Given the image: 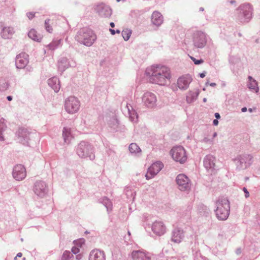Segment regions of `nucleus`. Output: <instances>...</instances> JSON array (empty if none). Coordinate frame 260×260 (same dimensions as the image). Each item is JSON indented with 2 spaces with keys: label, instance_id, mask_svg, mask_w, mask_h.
Returning <instances> with one entry per match:
<instances>
[{
  "label": "nucleus",
  "instance_id": "nucleus-29",
  "mask_svg": "<svg viewBox=\"0 0 260 260\" xmlns=\"http://www.w3.org/2000/svg\"><path fill=\"white\" fill-rule=\"evenodd\" d=\"M52 21L50 19H47L45 22V26L46 29L49 32H52V31L53 30V29L51 27H50V23L52 24V23H51Z\"/></svg>",
  "mask_w": 260,
  "mask_h": 260
},
{
  "label": "nucleus",
  "instance_id": "nucleus-39",
  "mask_svg": "<svg viewBox=\"0 0 260 260\" xmlns=\"http://www.w3.org/2000/svg\"><path fill=\"white\" fill-rule=\"evenodd\" d=\"M82 258V255L81 254L76 255V259L80 260Z\"/></svg>",
  "mask_w": 260,
  "mask_h": 260
},
{
  "label": "nucleus",
  "instance_id": "nucleus-46",
  "mask_svg": "<svg viewBox=\"0 0 260 260\" xmlns=\"http://www.w3.org/2000/svg\"><path fill=\"white\" fill-rule=\"evenodd\" d=\"M7 99L8 101H11L12 100V98L11 96H7Z\"/></svg>",
  "mask_w": 260,
  "mask_h": 260
},
{
  "label": "nucleus",
  "instance_id": "nucleus-28",
  "mask_svg": "<svg viewBox=\"0 0 260 260\" xmlns=\"http://www.w3.org/2000/svg\"><path fill=\"white\" fill-rule=\"evenodd\" d=\"M131 34V30L128 29H124L122 31V37L125 41H127L129 39Z\"/></svg>",
  "mask_w": 260,
  "mask_h": 260
},
{
  "label": "nucleus",
  "instance_id": "nucleus-13",
  "mask_svg": "<svg viewBox=\"0 0 260 260\" xmlns=\"http://www.w3.org/2000/svg\"><path fill=\"white\" fill-rule=\"evenodd\" d=\"M34 190L35 193L39 196H43L46 191V185L44 182H37L35 185Z\"/></svg>",
  "mask_w": 260,
  "mask_h": 260
},
{
  "label": "nucleus",
  "instance_id": "nucleus-47",
  "mask_svg": "<svg viewBox=\"0 0 260 260\" xmlns=\"http://www.w3.org/2000/svg\"><path fill=\"white\" fill-rule=\"evenodd\" d=\"M210 85L212 86H214L216 85V84L215 83H212L210 84Z\"/></svg>",
  "mask_w": 260,
  "mask_h": 260
},
{
  "label": "nucleus",
  "instance_id": "nucleus-38",
  "mask_svg": "<svg viewBox=\"0 0 260 260\" xmlns=\"http://www.w3.org/2000/svg\"><path fill=\"white\" fill-rule=\"evenodd\" d=\"M22 256V254L21 252L18 253L17 255L15 257V260H17L18 257H21Z\"/></svg>",
  "mask_w": 260,
  "mask_h": 260
},
{
  "label": "nucleus",
  "instance_id": "nucleus-4",
  "mask_svg": "<svg viewBox=\"0 0 260 260\" xmlns=\"http://www.w3.org/2000/svg\"><path fill=\"white\" fill-rule=\"evenodd\" d=\"M170 154L174 160L181 164L184 163L187 159L186 152L182 146L174 147L170 151Z\"/></svg>",
  "mask_w": 260,
  "mask_h": 260
},
{
  "label": "nucleus",
  "instance_id": "nucleus-30",
  "mask_svg": "<svg viewBox=\"0 0 260 260\" xmlns=\"http://www.w3.org/2000/svg\"><path fill=\"white\" fill-rule=\"evenodd\" d=\"M74 242L76 246L80 248L84 244L85 240L83 239H80L74 241Z\"/></svg>",
  "mask_w": 260,
  "mask_h": 260
},
{
  "label": "nucleus",
  "instance_id": "nucleus-26",
  "mask_svg": "<svg viewBox=\"0 0 260 260\" xmlns=\"http://www.w3.org/2000/svg\"><path fill=\"white\" fill-rule=\"evenodd\" d=\"M129 150L132 153H137L141 151L139 147L136 143H132L129 146Z\"/></svg>",
  "mask_w": 260,
  "mask_h": 260
},
{
  "label": "nucleus",
  "instance_id": "nucleus-49",
  "mask_svg": "<svg viewBox=\"0 0 260 260\" xmlns=\"http://www.w3.org/2000/svg\"><path fill=\"white\" fill-rule=\"evenodd\" d=\"M216 135H217V134H216V133H215L214 134L213 137H216Z\"/></svg>",
  "mask_w": 260,
  "mask_h": 260
},
{
  "label": "nucleus",
  "instance_id": "nucleus-48",
  "mask_svg": "<svg viewBox=\"0 0 260 260\" xmlns=\"http://www.w3.org/2000/svg\"><path fill=\"white\" fill-rule=\"evenodd\" d=\"M116 32H117V34H119V33H120V30H116Z\"/></svg>",
  "mask_w": 260,
  "mask_h": 260
},
{
  "label": "nucleus",
  "instance_id": "nucleus-52",
  "mask_svg": "<svg viewBox=\"0 0 260 260\" xmlns=\"http://www.w3.org/2000/svg\"><path fill=\"white\" fill-rule=\"evenodd\" d=\"M128 234L129 236L131 235V233L129 232H128Z\"/></svg>",
  "mask_w": 260,
  "mask_h": 260
},
{
  "label": "nucleus",
  "instance_id": "nucleus-12",
  "mask_svg": "<svg viewBox=\"0 0 260 260\" xmlns=\"http://www.w3.org/2000/svg\"><path fill=\"white\" fill-rule=\"evenodd\" d=\"M133 260H150L148 253L141 251H135L132 253Z\"/></svg>",
  "mask_w": 260,
  "mask_h": 260
},
{
  "label": "nucleus",
  "instance_id": "nucleus-41",
  "mask_svg": "<svg viewBox=\"0 0 260 260\" xmlns=\"http://www.w3.org/2000/svg\"><path fill=\"white\" fill-rule=\"evenodd\" d=\"M215 116L217 119H219L220 118V116L218 113H216L215 114Z\"/></svg>",
  "mask_w": 260,
  "mask_h": 260
},
{
  "label": "nucleus",
  "instance_id": "nucleus-25",
  "mask_svg": "<svg viewBox=\"0 0 260 260\" xmlns=\"http://www.w3.org/2000/svg\"><path fill=\"white\" fill-rule=\"evenodd\" d=\"M62 136L66 143H69L71 138V131L70 129L64 128L62 132Z\"/></svg>",
  "mask_w": 260,
  "mask_h": 260
},
{
  "label": "nucleus",
  "instance_id": "nucleus-43",
  "mask_svg": "<svg viewBox=\"0 0 260 260\" xmlns=\"http://www.w3.org/2000/svg\"><path fill=\"white\" fill-rule=\"evenodd\" d=\"M241 111L243 112H245L247 111V108L246 107L242 108Z\"/></svg>",
  "mask_w": 260,
  "mask_h": 260
},
{
  "label": "nucleus",
  "instance_id": "nucleus-2",
  "mask_svg": "<svg viewBox=\"0 0 260 260\" xmlns=\"http://www.w3.org/2000/svg\"><path fill=\"white\" fill-rule=\"evenodd\" d=\"M215 211L217 218L219 220H225L229 216L230 212V203L225 198L218 200L216 202Z\"/></svg>",
  "mask_w": 260,
  "mask_h": 260
},
{
  "label": "nucleus",
  "instance_id": "nucleus-11",
  "mask_svg": "<svg viewBox=\"0 0 260 260\" xmlns=\"http://www.w3.org/2000/svg\"><path fill=\"white\" fill-rule=\"evenodd\" d=\"M192 81V78L189 75H184L180 77L177 80L178 87L181 89H186Z\"/></svg>",
  "mask_w": 260,
  "mask_h": 260
},
{
  "label": "nucleus",
  "instance_id": "nucleus-3",
  "mask_svg": "<svg viewBox=\"0 0 260 260\" xmlns=\"http://www.w3.org/2000/svg\"><path fill=\"white\" fill-rule=\"evenodd\" d=\"M78 40L86 46H91L95 40L96 36L90 29H83L77 36Z\"/></svg>",
  "mask_w": 260,
  "mask_h": 260
},
{
  "label": "nucleus",
  "instance_id": "nucleus-53",
  "mask_svg": "<svg viewBox=\"0 0 260 260\" xmlns=\"http://www.w3.org/2000/svg\"><path fill=\"white\" fill-rule=\"evenodd\" d=\"M22 260H25V258L23 257Z\"/></svg>",
  "mask_w": 260,
  "mask_h": 260
},
{
  "label": "nucleus",
  "instance_id": "nucleus-18",
  "mask_svg": "<svg viewBox=\"0 0 260 260\" xmlns=\"http://www.w3.org/2000/svg\"><path fill=\"white\" fill-rule=\"evenodd\" d=\"M194 42L198 47H203L206 43L204 34L203 33H199L196 35L194 37Z\"/></svg>",
  "mask_w": 260,
  "mask_h": 260
},
{
  "label": "nucleus",
  "instance_id": "nucleus-21",
  "mask_svg": "<svg viewBox=\"0 0 260 260\" xmlns=\"http://www.w3.org/2000/svg\"><path fill=\"white\" fill-rule=\"evenodd\" d=\"M204 165L208 169H212L215 167L214 158L212 156H206L204 158Z\"/></svg>",
  "mask_w": 260,
  "mask_h": 260
},
{
  "label": "nucleus",
  "instance_id": "nucleus-19",
  "mask_svg": "<svg viewBox=\"0 0 260 260\" xmlns=\"http://www.w3.org/2000/svg\"><path fill=\"white\" fill-rule=\"evenodd\" d=\"M183 238V232L179 229H175L173 232L172 240L175 243H180Z\"/></svg>",
  "mask_w": 260,
  "mask_h": 260
},
{
  "label": "nucleus",
  "instance_id": "nucleus-50",
  "mask_svg": "<svg viewBox=\"0 0 260 260\" xmlns=\"http://www.w3.org/2000/svg\"><path fill=\"white\" fill-rule=\"evenodd\" d=\"M0 139H1L2 140H4V138L1 136H0Z\"/></svg>",
  "mask_w": 260,
  "mask_h": 260
},
{
  "label": "nucleus",
  "instance_id": "nucleus-17",
  "mask_svg": "<svg viewBox=\"0 0 260 260\" xmlns=\"http://www.w3.org/2000/svg\"><path fill=\"white\" fill-rule=\"evenodd\" d=\"M152 229L156 234L161 235L165 233L166 228L161 222H155L152 225Z\"/></svg>",
  "mask_w": 260,
  "mask_h": 260
},
{
  "label": "nucleus",
  "instance_id": "nucleus-27",
  "mask_svg": "<svg viewBox=\"0 0 260 260\" xmlns=\"http://www.w3.org/2000/svg\"><path fill=\"white\" fill-rule=\"evenodd\" d=\"M249 88L250 89L257 90L258 89L257 88V84L256 81L253 79L251 77H249Z\"/></svg>",
  "mask_w": 260,
  "mask_h": 260
},
{
  "label": "nucleus",
  "instance_id": "nucleus-37",
  "mask_svg": "<svg viewBox=\"0 0 260 260\" xmlns=\"http://www.w3.org/2000/svg\"><path fill=\"white\" fill-rule=\"evenodd\" d=\"M243 191H244L245 193V197L248 198L249 196V193L248 191H247V189L245 187L243 188Z\"/></svg>",
  "mask_w": 260,
  "mask_h": 260
},
{
  "label": "nucleus",
  "instance_id": "nucleus-14",
  "mask_svg": "<svg viewBox=\"0 0 260 260\" xmlns=\"http://www.w3.org/2000/svg\"><path fill=\"white\" fill-rule=\"evenodd\" d=\"M89 260H105V253L100 250L94 249L90 253Z\"/></svg>",
  "mask_w": 260,
  "mask_h": 260
},
{
  "label": "nucleus",
  "instance_id": "nucleus-35",
  "mask_svg": "<svg viewBox=\"0 0 260 260\" xmlns=\"http://www.w3.org/2000/svg\"><path fill=\"white\" fill-rule=\"evenodd\" d=\"M72 251L73 253H74L75 254H77L80 251L79 248L78 247L75 246L73 247V248H72Z\"/></svg>",
  "mask_w": 260,
  "mask_h": 260
},
{
  "label": "nucleus",
  "instance_id": "nucleus-36",
  "mask_svg": "<svg viewBox=\"0 0 260 260\" xmlns=\"http://www.w3.org/2000/svg\"><path fill=\"white\" fill-rule=\"evenodd\" d=\"M27 16L29 18V19H32L35 17V13L32 12H28L27 13Z\"/></svg>",
  "mask_w": 260,
  "mask_h": 260
},
{
  "label": "nucleus",
  "instance_id": "nucleus-7",
  "mask_svg": "<svg viewBox=\"0 0 260 260\" xmlns=\"http://www.w3.org/2000/svg\"><path fill=\"white\" fill-rule=\"evenodd\" d=\"M163 164L159 161L153 164L148 169L146 174L147 179H150L156 175L162 168Z\"/></svg>",
  "mask_w": 260,
  "mask_h": 260
},
{
  "label": "nucleus",
  "instance_id": "nucleus-51",
  "mask_svg": "<svg viewBox=\"0 0 260 260\" xmlns=\"http://www.w3.org/2000/svg\"><path fill=\"white\" fill-rule=\"evenodd\" d=\"M249 111L250 112H252V109H249Z\"/></svg>",
  "mask_w": 260,
  "mask_h": 260
},
{
  "label": "nucleus",
  "instance_id": "nucleus-45",
  "mask_svg": "<svg viewBox=\"0 0 260 260\" xmlns=\"http://www.w3.org/2000/svg\"><path fill=\"white\" fill-rule=\"evenodd\" d=\"M200 76L201 78H203L205 77V74H204V73H201V74H200Z\"/></svg>",
  "mask_w": 260,
  "mask_h": 260
},
{
  "label": "nucleus",
  "instance_id": "nucleus-6",
  "mask_svg": "<svg viewBox=\"0 0 260 260\" xmlns=\"http://www.w3.org/2000/svg\"><path fill=\"white\" fill-rule=\"evenodd\" d=\"M142 101L147 107L152 108L156 105L157 98L154 93L150 92H146L142 97Z\"/></svg>",
  "mask_w": 260,
  "mask_h": 260
},
{
  "label": "nucleus",
  "instance_id": "nucleus-23",
  "mask_svg": "<svg viewBox=\"0 0 260 260\" xmlns=\"http://www.w3.org/2000/svg\"><path fill=\"white\" fill-rule=\"evenodd\" d=\"M13 33V28L10 27H5L2 31V36L4 39H9L12 36Z\"/></svg>",
  "mask_w": 260,
  "mask_h": 260
},
{
  "label": "nucleus",
  "instance_id": "nucleus-8",
  "mask_svg": "<svg viewBox=\"0 0 260 260\" xmlns=\"http://www.w3.org/2000/svg\"><path fill=\"white\" fill-rule=\"evenodd\" d=\"M176 182L179 186V189L182 190L188 189L190 186L189 179L186 176L183 174H179L177 176Z\"/></svg>",
  "mask_w": 260,
  "mask_h": 260
},
{
  "label": "nucleus",
  "instance_id": "nucleus-10",
  "mask_svg": "<svg viewBox=\"0 0 260 260\" xmlns=\"http://www.w3.org/2000/svg\"><path fill=\"white\" fill-rule=\"evenodd\" d=\"M28 62V55L25 53H20L16 59V66L17 68H24Z\"/></svg>",
  "mask_w": 260,
  "mask_h": 260
},
{
  "label": "nucleus",
  "instance_id": "nucleus-31",
  "mask_svg": "<svg viewBox=\"0 0 260 260\" xmlns=\"http://www.w3.org/2000/svg\"><path fill=\"white\" fill-rule=\"evenodd\" d=\"M241 8L243 9H245L246 11H248V13L247 14H245V16L246 15H251V8L250 5H245L241 6Z\"/></svg>",
  "mask_w": 260,
  "mask_h": 260
},
{
  "label": "nucleus",
  "instance_id": "nucleus-20",
  "mask_svg": "<svg viewBox=\"0 0 260 260\" xmlns=\"http://www.w3.org/2000/svg\"><path fill=\"white\" fill-rule=\"evenodd\" d=\"M151 21L154 25L159 26L162 22V15L158 12H154L152 15Z\"/></svg>",
  "mask_w": 260,
  "mask_h": 260
},
{
  "label": "nucleus",
  "instance_id": "nucleus-22",
  "mask_svg": "<svg viewBox=\"0 0 260 260\" xmlns=\"http://www.w3.org/2000/svg\"><path fill=\"white\" fill-rule=\"evenodd\" d=\"M48 84L55 92H57L59 90L60 86L59 80L57 78L53 77L50 79L48 80Z\"/></svg>",
  "mask_w": 260,
  "mask_h": 260
},
{
  "label": "nucleus",
  "instance_id": "nucleus-33",
  "mask_svg": "<svg viewBox=\"0 0 260 260\" xmlns=\"http://www.w3.org/2000/svg\"><path fill=\"white\" fill-rule=\"evenodd\" d=\"M71 257V253L69 251H66L64 252L62 258L65 260L68 259Z\"/></svg>",
  "mask_w": 260,
  "mask_h": 260
},
{
  "label": "nucleus",
  "instance_id": "nucleus-44",
  "mask_svg": "<svg viewBox=\"0 0 260 260\" xmlns=\"http://www.w3.org/2000/svg\"><path fill=\"white\" fill-rule=\"evenodd\" d=\"M110 26H111V27H112V28H113V27H114L115 26V24H114V23L113 22H111V23H110Z\"/></svg>",
  "mask_w": 260,
  "mask_h": 260
},
{
  "label": "nucleus",
  "instance_id": "nucleus-9",
  "mask_svg": "<svg viewBox=\"0 0 260 260\" xmlns=\"http://www.w3.org/2000/svg\"><path fill=\"white\" fill-rule=\"evenodd\" d=\"M26 175L25 168L22 165H17L14 168L13 172V177L17 180H22Z\"/></svg>",
  "mask_w": 260,
  "mask_h": 260
},
{
  "label": "nucleus",
  "instance_id": "nucleus-24",
  "mask_svg": "<svg viewBox=\"0 0 260 260\" xmlns=\"http://www.w3.org/2000/svg\"><path fill=\"white\" fill-rule=\"evenodd\" d=\"M28 37L31 39L32 40L36 41H40L41 40V38L40 35L37 33V32L34 29H31L28 34Z\"/></svg>",
  "mask_w": 260,
  "mask_h": 260
},
{
  "label": "nucleus",
  "instance_id": "nucleus-1",
  "mask_svg": "<svg viewBox=\"0 0 260 260\" xmlns=\"http://www.w3.org/2000/svg\"><path fill=\"white\" fill-rule=\"evenodd\" d=\"M146 73L150 76L152 83L159 85H165L169 83L171 77L170 69L164 66H152L147 69Z\"/></svg>",
  "mask_w": 260,
  "mask_h": 260
},
{
  "label": "nucleus",
  "instance_id": "nucleus-40",
  "mask_svg": "<svg viewBox=\"0 0 260 260\" xmlns=\"http://www.w3.org/2000/svg\"><path fill=\"white\" fill-rule=\"evenodd\" d=\"M213 123L215 125H217L218 124V121L217 120V119H214L213 120Z\"/></svg>",
  "mask_w": 260,
  "mask_h": 260
},
{
  "label": "nucleus",
  "instance_id": "nucleus-32",
  "mask_svg": "<svg viewBox=\"0 0 260 260\" xmlns=\"http://www.w3.org/2000/svg\"><path fill=\"white\" fill-rule=\"evenodd\" d=\"M58 42L56 41H54L52 42L50 44L48 45V48L50 50H54L56 48L58 44Z\"/></svg>",
  "mask_w": 260,
  "mask_h": 260
},
{
  "label": "nucleus",
  "instance_id": "nucleus-42",
  "mask_svg": "<svg viewBox=\"0 0 260 260\" xmlns=\"http://www.w3.org/2000/svg\"><path fill=\"white\" fill-rule=\"evenodd\" d=\"M110 31L111 32V34L113 35L115 34V31L114 29H110Z\"/></svg>",
  "mask_w": 260,
  "mask_h": 260
},
{
  "label": "nucleus",
  "instance_id": "nucleus-5",
  "mask_svg": "<svg viewBox=\"0 0 260 260\" xmlns=\"http://www.w3.org/2000/svg\"><path fill=\"white\" fill-rule=\"evenodd\" d=\"M80 102L78 99L74 96L69 97L66 100L64 107L66 111L70 114L77 112L80 107Z\"/></svg>",
  "mask_w": 260,
  "mask_h": 260
},
{
  "label": "nucleus",
  "instance_id": "nucleus-15",
  "mask_svg": "<svg viewBox=\"0 0 260 260\" xmlns=\"http://www.w3.org/2000/svg\"><path fill=\"white\" fill-rule=\"evenodd\" d=\"M90 146L84 142H82L78 146L77 153L80 157H84L88 154Z\"/></svg>",
  "mask_w": 260,
  "mask_h": 260
},
{
  "label": "nucleus",
  "instance_id": "nucleus-34",
  "mask_svg": "<svg viewBox=\"0 0 260 260\" xmlns=\"http://www.w3.org/2000/svg\"><path fill=\"white\" fill-rule=\"evenodd\" d=\"M190 58L194 62V64H199L204 62V60L203 59L198 60V59H196L194 57H192V56H190Z\"/></svg>",
  "mask_w": 260,
  "mask_h": 260
},
{
  "label": "nucleus",
  "instance_id": "nucleus-16",
  "mask_svg": "<svg viewBox=\"0 0 260 260\" xmlns=\"http://www.w3.org/2000/svg\"><path fill=\"white\" fill-rule=\"evenodd\" d=\"M97 11L99 14L103 17H110L112 14L111 9L108 6L103 4L98 6Z\"/></svg>",
  "mask_w": 260,
  "mask_h": 260
}]
</instances>
